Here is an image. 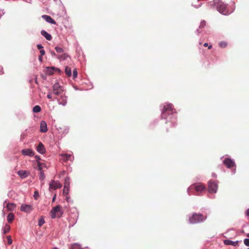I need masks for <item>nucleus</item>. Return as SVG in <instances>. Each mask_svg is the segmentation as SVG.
Masks as SVG:
<instances>
[{
  "instance_id": "f257e3e1",
  "label": "nucleus",
  "mask_w": 249,
  "mask_h": 249,
  "mask_svg": "<svg viewBox=\"0 0 249 249\" xmlns=\"http://www.w3.org/2000/svg\"><path fill=\"white\" fill-rule=\"evenodd\" d=\"M210 4L212 6H215L217 11L224 15H228L234 10V8H233L231 11H229L227 8V5L220 0H214L213 2H210Z\"/></svg>"
},
{
  "instance_id": "f03ea898",
  "label": "nucleus",
  "mask_w": 249,
  "mask_h": 249,
  "mask_svg": "<svg viewBox=\"0 0 249 249\" xmlns=\"http://www.w3.org/2000/svg\"><path fill=\"white\" fill-rule=\"evenodd\" d=\"M207 218L206 216H204L202 214H197L194 213L191 217L189 218V222L191 224H196L203 222Z\"/></svg>"
},
{
  "instance_id": "7ed1b4c3",
  "label": "nucleus",
  "mask_w": 249,
  "mask_h": 249,
  "mask_svg": "<svg viewBox=\"0 0 249 249\" xmlns=\"http://www.w3.org/2000/svg\"><path fill=\"white\" fill-rule=\"evenodd\" d=\"M63 214V211L61 206L57 205L53 208L50 212V216L52 218H60Z\"/></svg>"
},
{
  "instance_id": "20e7f679",
  "label": "nucleus",
  "mask_w": 249,
  "mask_h": 249,
  "mask_svg": "<svg viewBox=\"0 0 249 249\" xmlns=\"http://www.w3.org/2000/svg\"><path fill=\"white\" fill-rule=\"evenodd\" d=\"M64 91V88L56 82L53 86V94L56 96H59L63 93Z\"/></svg>"
},
{
  "instance_id": "39448f33",
  "label": "nucleus",
  "mask_w": 249,
  "mask_h": 249,
  "mask_svg": "<svg viewBox=\"0 0 249 249\" xmlns=\"http://www.w3.org/2000/svg\"><path fill=\"white\" fill-rule=\"evenodd\" d=\"M173 110V105L170 103H166L163 106V108L162 110L161 117V118H166V115L167 113H169V111H172Z\"/></svg>"
},
{
  "instance_id": "423d86ee",
  "label": "nucleus",
  "mask_w": 249,
  "mask_h": 249,
  "mask_svg": "<svg viewBox=\"0 0 249 249\" xmlns=\"http://www.w3.org/2000/svg\"><path fill=\"white\" fill-rule=\"evenodd\" d=\"M193 188H194L196 192L198 193H201L202 191L205 190V187L202 183H196L188 188L187 191L189 195H190V190Z\"/></svg>"
},
{
  "instance_id": "0eeeda50",
  "label": "nucleus",
  "mask_w": 249,
  "mask_h": 249,
  "mask_svg": "<svg viewBox=\"0 0 249 249\" xmlns=\"http://www.w3.org/2000/svg\"><path fill=\"white\" fill-rule=\"evenodd\" d=\"M218 188L217 181H209L208 183V191L211 193H215Z\"/></svg>"
},
{
  "instance_id": "6e6552de",
  "label": "nucleus",
  "mask_w": 249,
  "mask_h": 249,
  "mask_svg": "<svg viewBox=\"0 0 249 249\" xmlns=\"http://www.w3.org/2000/svg\"><path fill=\"white\" fill-rule=\"evenodd\" d=\"M33 210L31 205L23 204L20 206V211L27 213H30Z\"/></svg>"
},
{
  "instance_id": "1a4fd4ad",
  "label": "nucleus",
  "mask_w": 249,
  "mask_h": 249,
  "mask_svg": "<svg viewBox=\"0 0 249 249\" xmlns=\"http://www.w3.org/2000/svg\"><path fill=\"white\" fill-rule=\"evenodd\" d=\"M62 185L58 181L52 180L49 184V189L56 190L57 189L61 188Z\"/></svg>"
},
{
  "instance_id": "9d476101",
  "label": "nucleus",
  "mask_w": 249,
  "mask_h": 249,
  "mask_svg": "<svg viewBox=\"0 0 249 249\" xmlns=\"http://www.w3.org/2000/svg\"><path fill=\"white\" fill-rule=\"evenodd\" d=\"M59 96L60 97L57 99L58 104L61 105L63 106H66L67 104V97L63 93Z\"/></svg>"
},
{
  "instance_id": "9b49d317",
  "label": "nucleus",
  "mask_w": 249,
  "mask_h": 249,
  "mask_svg": "<svg viewBox=\"0 0 249 249\" xmlns=\"http://www.w3.org/2000/svg\"><path fill=\"white\" fill-rule=\"evenodd\" d=\"M6 201L3 202V207L4 208H6L9 211H13L16 208V205L13 203H8L6 204Z\"/></svg>"
},
{
  "instance_id": "f8f14e48",
  "label": "nucleus",
  "mask_w": 249,
  "mask_h": 249,
  "mask_svg": "<svg viewBox=\"0 0 249 249\" xmlns=\"http://www.w3.org/2000/svg\"><path fill=\"white\" fill-rule=\"evenodd\" d=\"M223 163L228 168H231L235 166L234 161L231 159H226L223 160Z\"/></svg>"
},
{
  "instance_id": "ddd939ff",
  "label": "nucleus",
  "mask_w": 249,
  "mask_h": 249,
  "mask_svg": "<svg viewBox=\"0 0 249 249\" xmlns=\"http://www.w3.org/2000/svg\"><path fill=\"white\" fill-rule=\"evenodd\" d=\"M42 18L44 19L46 22L53 24H55L56 22L53 20L51 16L44 15L42 16Z\"/></svg>"
},
{
  "instance_id": "4468645a",
  "label": "nucleus",
  "mask_w": 249,
  "mask_h": 249,
  "mask_svg": "<svg viewBox=\"0 0 249 249\" xmlns=\"http://www.w3.org/2000/svg\"><path fill=\"white\" fill-rule=\"evenodd\" d=\"M21 153L24 156H29L32 157L34 155V152L31 149H24L22 150Z\"/></svg>"
},
{
  "instance_id": "2eb2a0df",
  "label": "nucleus",
  "mask_w": 249,
  "mask_h": 249,
  "mask_svg": "<svg viewBox=\"0 0 249 249\" xmlns=\"http://www.w3.org/2000/svg\"><path fill=\"white\" fill-rule=\"evenodd\" d=\"M36 150L38 153H39L41 154H43L46 152L45 148L44 145L41 142H40L38 144L36 148Z\"/></svg>"
},
{
  "instance_id": "dca6fc26",
  "label": "nucleus",
  "mask_w": 249,
  "mask_h": 249,
  "mask_svg": "<svg viewBox=\"0 0 249 249\" xmlns=\"http://www.w3.org/2000/svg\"><path fill=\"white\" fill-rule=\"evenodd\" d=\"M40 128V131L41 132L45 133L47 131V130H48L47 125L45 121H42L41 122Z\"/></svg>"
},
{
  "instance_id": "f3484780",
  "label": "nucleus",
  "mask_w": 249,
  "mask_h": 249,
  "mask_svg": "<svg viewBox=\"0 0 249 249\" xmlns=\"http://www.w3.org/2000/svg\"><path fill=\"white\" fill-rule=\"evenodd\" d=\"M41 34L42 36H43L47 40H51L52 39V36L51 35L48 33L45 30H42L41 31Z\"/></svg>"
},
{
  "instance_id": "a211bd4d",
  "label": "nucleus",
  "mask_w": 249,
  "mask_h": 249,
  "mask_svg": "<svg viewBox=\"0 0 249 249\" xmlns=\"http://www.w3.org/2000/svg\"><path fill=\"white\" fill-rule=\"evenodd\" d=\"M61 156L62 157V159L64 161L67 160H71L72 158L71 157V155L67 154H61Z\"/></svg>"
},
{
  "instance_id": "6ab92c4d",
  "label": "nucleus",
  "mask_w": 249,
  "mask_h": 249,
  "mask_svg": "<svg viewBox=\"0 0 249 249\" xmlns=\"http://www.w3.org/2000/svg\"><path fill=\"white\" fill-rule=\"evenodd\" d=\"M224 243L226 245H231L236 246L238 245V241H232L230 240H225L224 241Z\"/></svg>"
},
{
  "instance_id": "aec40b11",
  "label": "nucleus",
  "mask_w": 249,
  "mask_h": 249,
  "mask_svg": "<svg viewBox=\"0 0 249 249\" xmlns=\"http://www.w3.org/2000/svg\"><path fill=\"white\" fill-rule=\"evenodd\" d=\"M18 174L21 178H25L28 176L27 172L26 171L19 170L18 172Z\"/></svg>"
},
{
  "instance_id": "412c9836",
  "label": "nucleus",
  "mask_w": 249,
  "mask_h": 249,
  "mask_svg": "<svg viewBox=\"0 0 249 249\" xmlns=\"http://www.w3.org/2000/svg\"><path fill=\"white\" fill-rule=\"evenodd\" d=\"M69 56L67 53H63L61 55H58L57 58L60 60H64L66 59Z\"/></svg>"
},
{
  "instance_id": "4be33fe9",
  "label": "nucleus",
  "mask_w": 249,
  "mask_h": 249,
  "mask_svg": "<svg viewBox=\"0 0 249 249\" xmlns=\"http://www.w3.org/2000/svg\"><path fill=\"white\" fill-rule=\"evenodd\" d=\"M15 216L12 213H10L7 215V221L9 223H11L14 220Z\"/></svg>"
},
{
  "instance_id": "5701e85b",
  "label": "nucleus",
  "mask_w": 249,
  "mask_h": 249,
  "mask_svg": "<svg viewBox=\"0 0 249 249\" xmlns=\"http://www.w3.org/2000/svg\"><path fill=\"white\" fill-rule=\"evenodd\" d=\"M71 249H82V248L80 244L73 243L71 245Z\"/></svg>"
},
{
  "instance_id": "b1692460",
  "label": "nucleus",
  "mask_w": 249,
  "mask_h": 249,
  "mask_svg": "<svg viewBox=\"0 0 249 249\" xmlns=\"http://www.w3.org/2000/svg\"><path fill=\"white\" fill-rule=\"evenodd\" d=\"M3 234H5L8 232L10 230V227L9 225L6 224L4 227L3 228Z\"/></svg>"
},
{
  "instance_id": "393cba45",
  "label": "nucleus",
  "mask_w": 249,
  "mask_h": 249,
  "mask_svg": "<svg viewBox=\"0 0 249 249\" xmlns=\"http://www.w3.org/2000/svg\"><path fill=\"white\" fill-rule=\"evenodd\" d=\"M65 73H66L67 75L69 77L71 76V71L70 68L67 66L65 67Z\"/></svg>"
},
{
  "instance_id": "a878e982",
  "label": "nucleus",
  "mask_w": 249,
  "mask_h": 249,
  "mask_svg": "<svg viewBox=\"0 0 249 249\" xmlns=\"http://www.w3.org/2000/svg\"><path fill=\"white\" fill-rule=\"evenodd\" d=\"M41 111V107L40 106L36 105L35 106L33 109V111L35 113H38Z\"/></svg>"
},
{
  "instance_id": "bb28decb",
  "label": "nucleus",
  "mask_w": 249,
  "mask_h": 249,
  "mask_svg": "<svg viewBox=\"0 0 249 249\" xmlns=\"http://www.w3.org/2000/svg\"><path fill=\"white\" fill-rule=\"evenodd\" d=\"M70 186V178L68 177H67L65 179V182H64V188L66 187H69Z\"/></svg>"
},
{
  "instance_id": "cd10ccee",
  "label": "nucleus",
  "mask_w": 249,
  "mask_h": 249,
  "mask_svg": "<svg viewBox=\"0 0 249 249\" xmlns=\"http://www.w3.org/2000/svg\"><path fill=\"white\" fill-rule=\"evenodd\" d=\"M39 179L41 181H43L45 178V175L44 174L43 171H41L39 173Z\"/></svg>"
},
{
  "instance_id": "c85d7f7f",
  "label": "nucleus",
  "mask_w": 249,
  "mask_h": 249,
  "mask_svg": "<svg viewBox=\"0 0 249 249\" xmlns=\"http://www.w3.org/2000/svg\"><path fill=\"white\" fill-rule=\"evenodd\" d=\"M69 191V187H66L63 189V194L64 195L66 196L68 194Z\"/></svg>"
},
{
  "instance_id": "c756f323",
  "label": "nucleus",
  "mask_w": 249,
  "mask_h": 249,
  "mask_svg": "<svg viewBox=\"0 0 249 249\" xmlns=\"http://www.w3.org/2000/svg\"><path fill=\"white\" fill-rule=\"evenodd\" d=\"M55 50L56 51V52L58 53H61L64 52V50L62 48H60L58 47H55Z\"/></svg>"
},
{
  "instance_id": "7c9ffc66",
  "label": "nucleus",
  "mask_w": 249,
  "mask_h": 249,
  "mask_svg": "<svg viewBox=\"0 0 249 249\" xmlns=\"http://www.w3.org/2000/svg\"><path fill=\"white\" fill-rule=\"evenodd\" d=\"M45 223V221L43 218H41L39 219L38 225L39 226L41 227L42 225Z\"/></svg>"
},
{
  "instance_id": "2f4dec72",
  "label": "nucleus",
  "mask_w": 249,
  "mask_h": 249,
  "mask_svg": "<svg viewBox=\"0 0 249 249\" xmlns=\"http://www.w3.org/2000/svg\"><path fill=\"white\" fill-rule=\"evenodd\" d=\"M227 44L225 42H221L219 43V46L221 48H225L227 46Z\"/></svg>"
},
{
  "instance_id": "473e14b6",
  "label": "nucleus",
  "mask_w": 249,
  "mask_h": 249,
  "mask_svg": "<svg viewBox=\"0 0 249 249\" xmlns=\"http://www.w3.org/2000/svg\"><path fill=\"white\" fill-rule=\"evenodd\" d=\"M205 25H206V22L204 20H202L200 22L199 28H202L204 27Z\"/></svg>"
},
{
  "instance_id": "72a5a7b5",
  "label": "nucleus",
  "mask_w": 249,
  "mask_h": 249,
  "mask_svg": "<svg viewBox=\"0 0 249 249\" xmlns=\"http://www.w3.org/2000/svg\"><path fill=\"white\" fill-rule=\"evenodd\" d=\"M38 196H39V194H38V192L36 191H35L34 194V197L35 199L36 200L38 198Z\"/></svg>"
},
{
  "instance_id": "f704fd0d",
  "label": "nucleus",
  "mask_w": 249,
  "mask_h": 249,
  "mask_svg": "<svg viewBox=\"0 0 249 249\" xmlns=\"http://www.w3.org/2000/svg\"><path fill=\"white\" fill-rule=\"evenodd\" d=\"M244 243L246 246H249V238L245 239L244 240Z\"/></svg>"
},
{
  "instance_id": "c9c22d12",
  "label": "nucleus",
  "mask_w": 249,
  "mask_h": 249,
  "mask_svg": "<svg viewBox=\"0 0 249 249\" xmlns=\"http://www.w3.org/2000/svg\"><path fill=\"white\" fill-rule=\"evenodd\" d=\"M37 166L38 170L41 172V171H42V163L40 162L39 161H37Z\"/></svg>"
},
{
  "instance_id": "e433bc0d",
  "label": "nucleus",
  "mask_w": 249,
  "mask_h": 249,
  "mask_svg": "<svg viewBox=\"0 0 249 249\" xmlns=\"http://www.w3.org/2000/svg\"><path fill=\"white\" fill-rule=\"evenodd\" d=\"M73 78H75L77 77V70L76 69H74L73 71Z\"/></svg>"
},
{
  "instance_id": "4c0bfd02",
  "label": "nucleus",
  "mask_w": 249,
  "mask_h": 249,
  "mask_svg": "<svg viewBox=\"0 0 249 249\" xmlns=\"http://www.w3.org/2000/svg\"><path fill=\"white\" fill-rule=\"evenodd\" d=\"M7 239H8V244H9V245L12 244V240L11 237L10 236H8L7 237Z\"/></svg>"
},
{
  "instance_id": "58836bf2",
  "label": "nucleus",
  "mask_w": 249,
  "mask_h": 249,
  "mask_svg": "<svg viewBox=\"0 0 249 249\" xmlns=\"http://www.w3.org/2000/svg\"><path fill=\"white\" fill-rule=\"evenodd\" d=\"M37 48L38 50H42L43 49V47L41 44H37Z\"/></svg>"
},
{
  "instance_id": "ea45409f",
  "label": "nucleus",
  "mask_w": 249,
  "mask_h": 249,
  "mask_svg": "<svg viewBox=\"0 0 249 249\" xmlns=\"http://www.w3.org/2000/svg\"><path fill=\"white\" fill-rule=\"evenodd\" d=\"M40 55L43 56L45 54V51L43 49L40 50Z\"/></svg>"
},
{
  "instance_id": "a19ab883",
  "label": "nucleus",
  "mask_w": 249,
  "mask_h": 249,
  "mask_svg": "<svg viewBox=\"0 0 249 249\" xmlns=\"http://www.w3.org/2000/svg\"><path fill=\"white\" fill-rule=\"evenodd\" d=\"M47 98H48V99H52V95H51V92H49V93L48 94V95H47Z\"/></svg>"
},
{
  "instance_id": "79ce46f5",
  "label": "nucleus",
  "mask_w": 249,
  "mask_h": 249,
  "mask_svg": "<svg viewBox=\"0 0 249 249\" xmlns=\"http://www.w3.org/2000/svg\"><path fill=\"white\" fill-rule=\"evenodd\" d=\"M42 59H43L42 58V56L40 55L39 56V57H38V59H39V61L42 62Z\"/></svg>"
},
{
  "instance_id": "37998d69",
  "label": "nucleus",
  "mask_w": 249,
  "mask_h": 249,
  "mask_svg": "<svg viewBox=\"0 0 249 249\" xmlns=\"http://www.w3.org/2000/svg\"><path fill=\"white\" fill-rule=\"evenodd\" d=\"M246 215L249 218V209L246 211Z\"/></svg>"
},
{
  "instance_id": "c03bdc74",
  "label": "nucleus",
  "mask_w": 249,
  "mask_h": 249,
  "mask_svg": "<svg viewBox=\"0 0 249 249\" xmlns=\"http://www.w3.org/2000/svg\"><path fill=\"white\" fill-rule=\"evenodd\" d=\"M3 73V71H2V68L0 67V74H2Z\"/></svg>"
},
{
  "instance_id": "a18cd8bd",
  "label": "nucleus",
  "mask_w": 249,
  "mask_h": 249,
  "mask_svg": "<svg viewBox=\"0 0 249 249\" xmlns=\"http://www.w3.org/2000/svg\"><path fill=\"white\" fill-rule=\"evenodd\" d=\"M51 55L52 56H55L56 55L55 53L54 52H53V51L51 52Z\"/></svg>"
},
{
  "instance_id": "49530a36",
  "label": "nucleus",
  "mask_w": 249,
  "mask_h": 249,
  "mask_svg": "<svg viewBox=\"0 0 249 249\" xmlns=\"http://www.w3.org/2000/svg\"><path fill=\"white\" fill-rule=\"evenodd\" d=\"M35 158L38 161L40 160V158L38 156H36Z\"/></svg>"
},
{
  "instance_id": "de8ad7c7",
  "label": "nucleus",
  "mask_w": 249,
  "mask_h": 249,
  "mask_svg": "<svg viewBox=\"0 0 249 249\" xmlns=\"http://www.w3.org/2000/svg\"><path fill=\"white\" fill-rule=\"evenodd\" d=\"M55 198H56V195H55L53 196V199H52L53 202H54V201H55Z\"/></svg>"
},
{
  "instance_id": "09e8293b",
  "label": "nucleus",
  "mask_w": 249,
  "mask_h": 249,
  "mask_svg": "<svg viewBox=\"0 0 249 249\" xmlns=\"http://www.w3.org/2000/svg\"><path fill=\"white\" fill-rule=\"evenodd\" d=\"M204 46L205 47H207V46H208V44L207 43H205L204 44Z\"/></svg>"
},
{
  "instance_id": "8fccbe9b",
  "label": "nucleus",
  "mask_w": 249,
  "mask_h": 249,
  "mask_svg": "<svg viewBox=\"0 0 249 249\" xmlns=\"http://www.w3.org/2000/svg\"><path fill=\"white\" fill-rule=\"evenodd\" d=\"M212 176L214 178L216 177V174L214 173H213Z\"/></svg>"
},
{
  "instance_id": "3c124183",
  "label": "nucleus",
  "mask_w": 249,
  "mask_h": 249,
  "mask_svg": "<svg viewBox=\"0 0 249 249\" xmlns=\"http://www.w3.org/2000/svg\"><path fill=\"white\" fill-rule=\"evenodd\" d=\"M212 47V45H210V46H209L208 48L209 49H211Z\"/></svg>"
},
{
  "instance_id": "603ef678",
  "label": "nucleus",
  "mask_w": 249,
  "mask_h": 249,
  "mask_svg": "<svg viewBox=\"0 0 249 249\" xmlns=\"http://www.w3.org/2000/svg\"><path fill=\"white\" fill-rule=\"evenodd\" d=\"M196 32H197L198 34H199L200 33V32L198 30H197Z\"/></svg>"
},
{
  "instance_id": "864d4df0",
  "label": "nucleus",
  "mask_w": 249,
  "mask_h": 249,
  "mask_svg": "<svg viewBox=\"0 0 249 249\" xmlns=\"http://www.w3.org/2000/svg\"><path fill=\"white\" fill-rule=\"evenodd\" d=\"M53 249H58L57 248L55 247V248H53Z\"/></svg>"
},
{
  "instance_id": "5fc2aeb1",
  "label": "nucleus",
  "mask_w": 249,
  "mask_h": 249,
  "mask_svg": "<svg viewBox=\"0 0 249 249\" xmlns=\"http://www.w3.org/2000/svg\"><path fill=\"white\" fill-rule=\"evenodd\" d=\"M3 215L4 216L5 215V213L3 212Z\"/></svg>"
},
{
  "instance_id": "6e6d98bb",
  "label": "nucleus",
  "mask_w": 249,
  "mask_h": 249,
  "mask_svg": "<svg viewBox=\"0 0 249 249\" xmlns=\"http://www.w3.org/2000/svg\"><path fill=\"white\" fill-rule=\"evenodd\" d=\"M73 225H71V227L73 226ZM69 227H71V226H69Z\"/></svg>"
},
{
  "instance_id": "4d7b16f0",
  "label": "nucleus",
  "mask_w": 249,
  "mask_h": 249,
  "mask_svg": "<svg viewBox=\"0 0 249 249\" xmlns=\"http://www.w3.org/2000/svg\"><path fill=\"white\" fill-rule=\"evenodd\" d=\"M248 249H249V248H248Z\"/></svg>"
}]
</instances>
